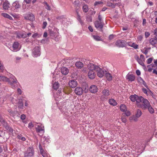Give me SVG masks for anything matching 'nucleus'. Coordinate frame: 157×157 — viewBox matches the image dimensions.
<instances>
[{"label":"nucleus","mask_w":157,"mask_h":157,"mask_svg":"<svg viewBox=\"0 0 157 157\" xmlns=\"http://www.w3.org/2000/svg\"><path fill=\"white\" fill-rule=\"evenodd\" d=\"M2 81L8 82L13 88H15L18 86L19 83L15 77L12 75H11V77L9 79L7 77L2 76Z\"/></svg>","instance_id":"nucleus-1"},{"label":"nucleus","mask_w":157,"mask_h":157,"mask_svg":"<svg viewBox=\"0 0 157 157\" xmlns=\"http://www.w3.org/2000/svg\"><path fill=\"white\" fill-rule=\"evenodd\" d=\"M35 128L39 135L42 136L44 132V125L40 123H35Z\"/></svg>","instance_id":"nucleus-2"},{"label":"nucleus","mask_w":157,"mask_h":157,"mask_svg":"<svg viewBox=\"0 0 157 157\" xmlns=\"http://www.w3.org/2000/svg\"><path fill=\"white\" fill-rule=\"evenodd\" d=\"M34 154V151L32 147H29L24 152V157H31L33 156Z\"/></svg>","instance_id":"nucleus-3"},{"label":"nucleus","mask_w":157,"mask_h":157,"mask_svg":"<svg viewBox=\"0 0 157 157\" xmlns=\"http://www.w3.org/2000/svg\"><path fill=\"white\" fill-rule=\"evenodd\" d=\"M113 2H118V3H112L110 1L107 2V6L112 8H115L116 6H120L122 5L121 0H112Z\"/></svg>","instance_id":"nucleus-4"},{"label":"nucleus","mask_w":157,"mask_h":157,"mask_svg":"<svg viewBox=\"0 0 157 157\" xmlns=\"http://www.w3.org/2000/svg\"><path fill=\"white\" fill-rule=\"evenodd\" d=\"M142 103L141 105H138V107L141 108L145 110L149 107L151 105L147 99H144L143 100Z\"/></svg>","instance_id":"nucleus-5"},{"label":"nucleus","mask_w":157,"mask_h":157,"mask_svg":"<svg viewBox=\"0 0 157 157\" xmlns=\"http://www.w3.org/2000/svg\"><path fill=\"white\" fill-rule=\"evenodd\" d=\"M11 101L14 104H17L18 107L20 109H22L23 104L22 100L21 99H16L15 98H13L11 99Z\"/></svg>","instance_id":"nucleus-6"},{"label":"nucleus","mask_w":157,"mask_h":157,"mask_svg":"<svg viewBox=\"0 0 157 157\" xmlns=\"http://www.w3.org/2000/svg\"><path fill=\"white\" fill-rule=\"evenodd\" d=\"M9 48L12 51L16 52L20 50L21 47L20 46L19 44L17 42H15L13 43L12 46L10 47Z\"/></svg>","instance_id":"nucleus-7"},{"label":"nucleus","mask_w":157,"mask_h":157,"mask_svg":"<svg viewBox=\"0 0 157 157\" xmlns=\"http://www.w3.org/2000/svg\"><path fill=\"white\" fill-rule=\"evenodd\" d=\"M0 122H1L3 126L5 127L6 129L8 130L9 129V131L10 132H12L13 131V130L12 128H9L7 123L6 122L4 119L3 118L2 116L0 114Z\"/></svg>","instance_id":"nucleus-8"},{"label":"nucleus","mask_w":157,"mask_h":157,"mask_svg":"<svg viewBox=\"0 0 157 157\" xmlns=\"http://www.w3.org/2000/svg\"><path fill=\"white\" fill-rule=\"evenodd\" d=\"M96 71L97 72V76L100 78H102L106 72L105 71L98 66L97 67Z\"/></svg>","instance_id":"nucleus-9"},{"label":"nucleus","mask_w":157,"mask_h":157,"mask_svg":"<svg viewBox=\"0 0 157 157\" xmlns=\"http://www.w3.org/2000/svg\"><path fill=\"white\" fill-rule=\"evenodd\" d=\"M40 49L39 47H36L33 49V55L34 57H37L40 55Z\"/></svg>","instance_id":"nucleus-10"},{"label":"nucleus","mask_w":157,"mask_h":157,"mask_svg":"<svg viewBox=\"0 0 157 157\" xmlns=\"http://www.w3.org/2000/svg\"><path fill=\"white\" fill-rule=\"evenodd\" d=\"M126 78L128 81L132 82L135 80V75L132 74L131 72H129L126 75Z\"/></svg>","instance_id":"nucleus-11"},{"label":"nucleus","mask_w":157,"mask_h":157,"mask_svg":"<svg viewBox=\"0 0 157 157\" xmlns=\"http://www.w3.org/2000/svg\"><path fill=\"white\" fill-rule=\"evenodd\" d=\"M20 6L18 2L16 1L13 3L11 9L14 11L17 12V9L20 8Z\"/></svg>","instance_id":"nucleus-12"},{"label":"nucleus","mask_w":157,"mask_h":157,"mask_svg":"<svg viewBox=\"0 0 157 157\" xmlns=\"http://www.w3.org/2000/svg\"><path fill=\"white\" fill-rule=\"evenodd\" d=\"M39 147L40 154L43 157H50L49 155L47 153V151L44 150L42 148L40 144L39 145Z\"/></svg>","instance_id":"nucleus-13"},{"label":"nucleus","mask_w":157,"mask_h":157,"mask_svg":"<svg viewBox=\"0 0 157 157\" xmlns=\"http://www.w3.org/2000/svg\"><path fill=\"white\" fill-rule=\"evenodd\" d=\"M64 93L65 92H64L63 91V92H62V90L61 89H59L57 92V96H55L56 100H58V99H57V98H59L61 99L62 98H64V97H63V96L65 95L64 94Z\"/></svg>","instance_id":"nucleus-14"},{"label":"nucleus","mask_w":157,"mask_h":157,"mask_svg":"<svg viewBox=\"0 0 157 157\" xmlns=\"http://www.w3.org/2000/svg\"><path fill=\"white\" fill-rule=\"evenodd\" d=\"M2 2V7L3 9L5 10H7L10 8V3L7 0H1Z\"/></svg>","instance_id":"nucleus-15"},{"label":"nucleus","mask_w":157,"mask_h":157,"mask_svg":"<svg viewBox=\"0 0 157 157\" xmlns=\"http://www.w3.org/2000/svg\"><path fill=\"white\" fill-rule=\"evenodd\" d=\"M94 24L95 27L96 28L101 29L103 27L104 23L102 22H100L97 21L95 22Z\"/></svg>","instance_id":"nucleus-16"},{"label":"nucleus","mask_w":157,"mask_h":157,"mask_svg":"<svg viewBox=\"0 0 157 157\" xmlns=\"http://www.w3.org/2000/svg\"><path fill=\"white\" fill-rule=\"evenodd\" d=\"M126 41L123 40H118L116 42V44L117 46L123 47L125 46Z\"/></svg>","instance_id":"nucleus-17"},{"label":"nucleus","mask_w":157,"mask_h":157,"mask_svg":"<svg viewBox=\"0 0 157 157\" xmlns=\"http://www.w3.org/2000/svg\"><path fill=\"white\" fill-rule=\"evenodd\" d=\"M24 17L26 20H29L31 21H33L34 19V16L32 13H29L25 15Z\"/></svg>","instance_id":"nucleus-18"},{"label":"nucleus","mask_w":157,"mask_h":157,"mask_svg":"<svg viewBox=\"0 0 157 157\" xmlns=\"http://www.w3.org/2000/svg\"><path fill=\"white\" fill-rule=\"evenodd\" d=\"M74 91L77 95H81L83 93V90L81 87L78 86L75 89Z\"/></svg>","instance_id":"nucleus-19"},{"label":"nucleus","mask_w":157,"mask_h":157,"mask_svg":"<svg viewBox=\"0 0 157 157\" xmlns=\"http://www.w3.org/2000/svg\"><path fill=\"white\" fill-rule=\"evenodd\" d=\"M98 66L95 65L93 63H90L87 66L89 70V71H94L95 70V71L96 70L97 67Z\"/></svg>","instance_id":"nucleus-20"},{"label":"nucleus","mask_w":157,"mask_h":157,"mask_svg":"<svg viewBox=\"0 0 157 157\" xmlns=\"http://www.w3.org/2000/svg\"><path fill=\"white\" fill-rule=\"evenodd\" d=\"M98 88L95 85H91L89 88V91L92 93H95L98 91Z\"/></svg>","instance_id":"nucleus-21"},{"label":"nucleus","mask_w":157,"mask_h":157,"mask_svg":"<svg viewBox=\"0 0 157 157\" xmlns=\"http://www.w3.org/2000/svg\"><path fill=\"white\" fill-rule=\"evenodd\" d=\"M77 82L75 80H71L69 82V86L72 88H74L76 87L77 86Z\"/></svg>","instance_id":"nucleus-22"},{"label":"nucleus","mask_w":157,"mask_h":157,"mask_svg":"<svg viewBox=\"0 0 157 157\" xmlns=\"http://www.w3.org/2000/svg\"><path fill=\"white\" fill-rule=\"evenodd\" d=\"M88 75L90 79H93L94 78L96 74L94 71H89Z\"/></svg>","instance_id":"nucleus-23"},{"label":"nucleus","mask_w":157,"mask_h":157,"mask_svg":"<svg viewBox=\"0 0 157 157\" xmlns=\"http://www.w3.org/2000/svg\"><path fill=\"white\" fill-rule=\"evenodd\" d=\"M150 44L154 46V47H155V44H157V37L155 38H151L149 40Z\"/></svg>","instance_id":"nucleus-24"},{"label":"nucleus","mask_w":157,"mask_h":157,"mask_svg":"<svg viewBox=\"0 0 157 157\" xmlns=\"http://www.w3.org/2000/svg\"><path fill=\"white\" fill-rule=\"evenodd\" d=\"M49 31L51 36H52L53 37H55L56 36H57L58 35V32L57 29L53 30H50Z\"/></svg>","instance_id":"nucleus-25"},{"label":"nucleus","mask_w":157,"mask_h":157,"mask_svg":"<svg viewBox=\"0 0 157 157\" xmlns=\"http://www.w3.org/2000/svg\"><path fill=\"white\" fill-rule=\"evenodd\" d=\"M16 35L17 37L19 38H25L27 37L26 33H25L18 32Z\"/></svg>","instance_id":"nucleus-26"},{"label":"nucleus","mask_w":157,"mask_h":157,"mask_svg":"<svg viewBox=\"0 0 157 157\" xmlns=\"http://www.w3.org/2000/svg\"><path fill=\"white\" fill-rule=\"evenodd\" d=\"M59 109L66 116H68L69 114L66 113V112L67 110V109H66V106L64 105H63L61 107L60 106L59 107Z\"/></svg>","instance_id":"nucleus-27"},{"label":"nucleus","mask_w":157,"mask_h":157,"mask_svg":"<svg viewBox=\"0 0 157 157\" xmlns=\"http://www.w3.org/2000/svg\"><path fill=\"white\" fill-rule=\"evenodd\" d=\"M61 71L62 74L64 75L67 74L69 71L68 69L65 67H63L61 68Z\"/></svg>","instance_id":"nucleus-28"},{"label":"nucleus","mask_w":157,"mask_h":157,"mask_svg":"<svg viewBox=\"0 0 157 157\" xmlns=\"http://www.w3.org/2000/svg\"><path fill=\"white\" fill-rule=\"evenodd\" d=\"M144 98L142 96H138V98H136V101L137 103V106L138 105H141L140 104V102H142Z\"/></svg>","instance_id":"nucleus-29"},{"label":"nucleus","mask_w":157,"mask_h":157,"mask_svg":"<svg viewBox=\"0 0 157 157\" xmlns=\"http://www.w3.org/2000/svg\"><path fill=\"white\" fill-rule=\"evenodd\" d=\"M135 59L140 65L143 66L144 65L142 60L137 56H135Z\"/></svg>","instance_id":"nucleus-30"},{"label":"nucleus","mask_w":157,"mask_h":157,"mask_svg":"<svg viewBox=\"0 0 157 157\" xmlns=\"http://www.w3.org/2000/svg\"><path fill=\"white\" fill-rule=\"evenodd\" d=\"M77 20L79 21L81 24L82 25L84 24V22L82 20V18L81 17L80 15L78 14V12H77Z\"/></svg>","instance_id":"nucleus-31"},{"label":"nucleus","mask_w":157,"mask_h":157,"mask_svg":"<svg viewBox=\"0 0 157 157\" xmlns=\"http://www.w3.org/2000/svg\"><path fill=\"white\" fill-rule=\"evenodd\" d=\"M103 94L105 96H107L110 94L109 91L108 89H104L102 91Z\"/></svg>","instance_id":"nucleus-32"},{"label":"nucleus","mask_w":157,"mask_h":157,"mask_svg":"<svg viewBox=\"0 0 157 157\" xmlns=\"http://www.w3.org/2000/svg\"><path fill=\"white\" fill-rule=\"evenodd\" d=\"M109 102L110 105L113 106H115L117 104L116 101L114 99H109Z\"/></svg>","instance_id":"nucleus-33"},{"label":"nucleus","mask_w":157,"mask_h":157,"mask_svg":"<svg viewBox=\"0 0 157 157\" xmlns=\"http://www.w3.org/2000/svg\"><path fill=\"white\" fill-rule=\"evenodd\" d=\"M76 67L78 68H82L83 66L82 63L80 61L77 62L75 64Z\"/></svg>","instance_id":"nucleus-34"},{"label":"nucleus","mask_w":157,"mask_h":157,"mask_svg":"<svg viewBox=\"0 0 157 157\" xmlns=\"http://www.w3.org/2000/svg\"><path fill=\"white\" fill-rule=\"evenodd\" d=\"M2 16L5 18H8L10 20H12V17L8 14L5 13H2L1 14Z\"/></svg>","instance_id":"nucleus-35"},{"label":"nucleus","mask_w":157,"mask_h":157,"mask_svg":"<svg viewBox=\"0 0 157 157\" xmlns=\"http://www.w3.org/2000/svg\"><path fill=\"white\" fill-rule=\"evenodd\" d=\"M92 36L93 39L96 41H99L102 40L101 37L97 35H92Z\"/></svg>","instance_id":"nucleus-36"},{"label":"nucleus","mask_w":157,"mask_h":157,"mask_svg":"<svg viewBox=\"0 0 157 157\" xmlns=\"http://www.w3.org/2000/svg\"><path fill=\"white\" fill-rule=\"evenodd\" d=\"M136 98H138V96L136 95H131L130 97V98L131 101L133 102L135 101Z\"/></svg>","instance_id":"nucleus-37"},{"label":"nucleus","mask_w":157,"mask_h":157,"mask_svg":"<svg viewBox=\"0 0 157 157\" xmlns=\"http://www.w3.org/2000/svg\"><path fill=\"white\" fill-rule=\"evenodd\" d=\"M105 75L106 78L108 81H111L112 79V75L109 73H105Z\"/></svg>","instance_id":"nucleus-38"},{"label":"nucleus","mask_w":157,"mask_h":157,"mask_svg":"<svg viewBox=\"0 0 157 157\" xmlns=\"http://www.w3.org/2000/svg\"><path fill=\"white\" fill-rule=\"evenodd\" d=\"M120 109L121 111L122 112H125L127 110L126 106L124 105H121L120 106Z\"/></svg>","instance_id":"nucleus-39"},{"label":"nucleus","mask_w":157,"mask_h":157,"mask_svg":"<svg viewBox=\"0 0 157 157\" xmlns=\"http://www.w3.org/2000/svg\"><path fill=\"white\" fill-rule=\"evenodd\" d=\"M141 114L142 112L139 109H138L136 114V117L138 118L139 117L141 116Z\"/></svg>","instance_id":"nucleus-40"},{"label":"nucleus","mask_w":157,"mask_h":157,"mask_svg":"<svg viewBox=\"0 0 157 157\" xmlns=\"http://www.w3.org/2000/svg\"><path fill=\"white\" fill-rule=\"evenodd\" d=\"M43 3L44 5V6H45V8L46 9L49 10H51V7L50 6H49L46 2H44Z\"/></svg>","instance_id":"nucleus-41"},{"label":"nucleus","mask_w":157,"mask_h":157,"mask_svg":"<svg viewBox=\"0 0 157 157\" xmlns=\"http://www.w3.org/2000/svg\"><path fill=\"white\" fill-rule=\"evenodd\" d=\"M59 86V84L58 82H55L53 84V88L55 90L57 89Z\"/></svg>","instance_id":"nucleus-42"},{"label":"nucleus","mask_w":157,"mask_h":157,"mask_svg":"<svg viewBox=\"0 0 157 157\" xmlns=\"http://www.w3.org/2000/svg\"><path fill=\"white\" fill-rule=\"evenodd\" d=\"M138 117H135V116H133L130 117H129V120L130 121H138Z\"/></svg>","instance_id":"nucleus-43"},{"label":"nucleus","mask_w":157,"mask_h":157,"mask_svg":"<svg viewBox=\"0 0 157 157\" xmlns=\"http://www.w3.org/2000/svg\"><path fill=\"white\" fill-rule=\"evenodd\" d=\"M141 83H142L146 88H147V89L149 90L148 92L150 93H151V94L152 93V92L148 88V86H147V85L146 82L144 81V80Z\"/></svg>","instance_id":"nucleus-44"},{"label":"nucleus","mask_w":157,"mask_h":157,"mask_svg":"<svg viewBox=\"0 0 157 157\" xmlns=\"http://www.w3.org/2000/svg\"><path fill=\"white\" fill-rule=\"evenodd\" d=\"M83 11L86 13L88 11V6L86 5H84L82 7Z\"/></svg>","instance_id":"nucleus-45"},{"label":"nucleus","mask_w":157,"mask_h":157,"mask_svg":"<svg viewBox=\"0 0 157 157\" xmlns=\"http://www.w3.org/2000/svg\"><path fill=\"white\" fill-rule=\"evenodd\" d=\"M147 109H148L150 113H154V109L152 107L151 105H150L149 107Z\"/></svg>","instance_id":"nucleus-46"},{"label":"nucleus","mask_w":157,"mask_h":157,"mask_svg":"<svg viewBox=\"0 0 157 157\" xmlns=\"http://www.w3.org/2000/svg\"><path fill=\"white\" fill-rule=\"evenodd\" d=\"M131 47L135 49H138L139 47L138 45L134 43H132Z\"/></svg>","instance_id":"nucleus-47"},{"label":"nucleus","mask_w":157,"mask_h":157,"mask_svg":"<svg viewBox=\"0 0 157 157\" xmlns=\"http://www.w3.org/2000/svg\"><path fill=\"white\" fill-rule=\"evenodd\" d=\"M123 116L126 115L127 116H128L131 115L130 112L128 111H126L125 112L122 114Z\"/></svg>","instance_id":"nucleus-48"},{"label":"nucleus","mask_w":157,"mask_h":157,"mask_svg":"<svg viewBox=\"0 0 157 157\" xmlns=\"http://www.w3.org/2000/svg\"><path fill=\"white\" fill-rule=\"evenodd\" d=\"M35 123L33 124L32 122H30L29 124L28 127L29 128L31 129L33 127H35Z\"/></svg>","instance_id":"nucleus-49"},{"label":"nucleus","mask_w":157,"mask_h":157,"mask_svg":"<svg viewBox=\"0 0 157 157\" xmlns=\"http://www.w3.org/2000/svg\"><path fill=\"white\" fill-rule=\"evenodd\" d=\"M144 80L140 77H138L137 78V81L138 82L140 83H141Z\"/></svg>","instance_id":"nucleus-50"},{"label":"nucleus","mask_w":157,"mask_h":157,"mask_svg":"<svg viewBox=\"0 0 157 157\" xmlns=\"http://www.w3.org/2000/svg\"><path fill=\"white\" fill-rule=\"evenodd\" d=\"M8 112L10 113L11 115L12 116H13L15 114V112H14L12 110H11V109H8Z\"/></svg>","instance_id":"nucleus-51"},{"label":"nucleus","mask_w":157,"mask_h":157,"mask_svg":"<svg viewBox=\"0 0 157 157\" xmlns=\"http://www.w3.org/2000/svg\"><path fill=\"white\" fill-rule=\"evenodd\" d=\"M40 35L38 33H34V34L33 35L32 37L34 38H37V37H39Z\"/></svg>","instance_id":"nucleus-52"},{"label":"nucleus","mask_w":157,"mask_h":157,"mask_svg":"<svg viewBox=\"0 0 157 157\" xmlns=\"http://www.w3.org/2000/svg\"><path fill=\"white\" fill-rule=\"evenodd\" d=\"M152 59H153V58H150L148 59H147V64H149L151 63L152 62Z\"/></svg>","instance_id":"nucleus-53"},{"label":"nucleus","mask_w":157,"mask_h":157,"mask_svg":"<svg viewBox=\"0 0 157 157\" xmlns=\"http://www.w3.org/2000/svg\"><path fill=\"white\" fill-rule=\"evenodd\" d=\"M142 90L144 93L147 94V95H148V94H147L148 91L145 88H143L142 89Z\"/></svg>","instance_id":"nucleus-54"},{"label":"nucleus","mask_w":157,"mask_h":157,"mask_svg":"<svg viewBox=\"0 0 157 157\" xmlns=\"http://www.w3.org/2000/svg\"><path fill=\"white\" fill-rule=\"evenodd\" d=\"M152 64H150L147 66V67L148 68V71L149 72H151L152 69V67L151 66Z\"/></svg>","instance_id":"nucleus-55"},{"label":"nucleus","mask_w":157,"mask_h":157,"mask_svg":"<svg viewBox=\"0 0 157 157\" xmlns=\"http://www.w3.org/2000/svg\"><path fill=\"white\" fill-rule=\"evenodd\" d=\"M150 33L149 32H146L145 33V37L147 38L150 35Z\"/></svg>","instance_id":"nucleus-56"},{"label":"nucleus","mask_w":157,"mask_h":157,"mask_svg":"<svg viewBox=\"0 0 157 157\" xmlns=\"http://www.w3.org/2000/svg\"><path fill=\"white\" fill-rule=\"evenodd\" d=\"M103 3L101 1H98V2H96L94 4V5L95 6L97 5L98 4H101Z\"/></svg>","instance_id":"nucleus-57"},{"label":"nucleus","mask_w":157,"mask_h":157,"mask_svg":"<svg viewBox=\"0 0 157 157\" xmlns=\"http://www.w3.org/2000/svg\"><path fill=\"white\" fill-rule=\"evenodd\" d=\"M47 23L46 22L44 21L43 23V26L42 28L43 29H44L46 28V27L47 25Z\"/></svg>","instance_id":"nucleus-58"},{"label":"nucleus","mask_w":157,"mask_h":157,"mask_svg":"<svg viewBox=\"0 0 157 157\" xmlns=\"http://www.w3.org/2000/svg\"><path fill=\"white\" fill-rule=\"evenodd\" d=\"M132 44V43L131 42H126L125 46H126L127 45L128 46L131 47Z\"/></svg>","instance_id":"nucleus-59"},{"label":"nucleus","mask_w":157,"mask_h":157,"mask_svg":"<svg viewBox=\"0 0 157 157\" xmlns=\"http://www.w3.org/2000/svg\"><path fill=\"white\" fill-rule=\"evenodd\" d=\"M25 116L24 114H22L21 116V119L22 120H24L25 118Z\"/></svg>","instance_id":"nucleus-60"},{"label":"nucleus","mask_w":157,"mask_h":157,"mask_svg":"<svg viewBox=\"0 0 157 157\" xmlns=\"http://www.w3.org/2000/svg\"><path fill=\"white\" fill-rule=\"evenodd\" d=\"M121 120L124 123H125L126 122V119L124 117H121Z\"/></svg>","instance_id":"nucleus-61"},{"label":"nucleus","mask_w":157,"mask_h":157,"mask_svg":"<svg viewBox=\"0 0 157 157\" xmlns=\"http://www.w3.org/2000/svg\"><path fill=\"white\" fill-rule=\"evenodd\" d=\"M4 69V67H3V65L2 64L1 66H0V71L1 72H3V71Z\"/></svg>","instance_id":"nucleus-62"},{"label":"nucleus","mask_w":157,"mask_h":157,"mask_svg":"<svg viewBox=\"0 0 157 157\" xmlns=\"http://www.w3.org/2000/svg\"><path fill=\"white\" fill-rule=\"evenodd\" d=\"M98 19L99 20V21L102 22V17L101 16V15L100 14H99L98 16Z\"/></svg>","instance_id":"nucleus-63"},{"label":"nucleus","mask_w":157,"mask_h":157,"mask_svg":"<svg viewBox=\"0 0 157 157\" xmlns=\"http://www.w3.org/2000/svg\"><path fill=\"white\" fill-rule=\"evenodd\" d=\"M136 73L137 75H140V72L139 70L136 71Z\"/></svg>","instance_id":"nucleus-64"}]
</instances>
